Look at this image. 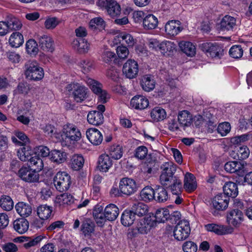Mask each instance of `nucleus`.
<instances>
[{
	"label": "nucleus",
	"instance_id": "obj_57",
	"mask_svg": "<svg viewBox=\"0 0 252 252\" xmlns=\"http://www.w3.org/2000/svg\"><path fill=\"white\" fill-rule=\"evenodd\" d=\"M107 12L111 17H117L121 13L120 5L115 0H113L108 7Z\"/></svg>",
	"mask_w": 252,
	"mask_h": 252
},
{
	"label": "nucleus",
	"instance_id": "obj_8",
	"mask_svg": "<svg viewBox=\"0 0 252 252\" xmlns=\"http://www.w3.org/2000/svg\"><path fill=\"white\" fill-rule=\"evenodd\" d=\"M71 184L69 175L64 171H59L54 178V186L58 191L63 192L69 189Z\"/></svg>",
	"mask_w": 252,
	"mask_h": 252
},
{
	"label": "nucleus",
	"instance_id": "obj_5",
	"mask_svg": "<svg viewBox=\"0 0 252 252\" xmlns=\"http://www.w3.org/2000/svg\"><path fill=\"white\" fill-rule=\"evenodd\" d=\"M64 89V91L67 94H71L77 102H82L87 98L88 89L77 82H71L67 84Z\"/></svg>",
	"mask_w": 252,
	"mask_h": 252
},
{
	"label": "nucleus",
	"instance_id": "obj_13",
	"mask_svg": "<svg viewBox=\"0 0 252 252\" xmlns=\"http://www.w3.org/2000/svg\"><path fill=\"white\" fill-rule=\"evenodd\" d=\"M19 176L24 181L29 183L38 182L39 175L37 172L29 167H22L18 172Z\"/></svg>",
	"mask_w": 252,
	"mask_h": 252
},
{
	"label": "nucleus",
	"instance_id": "obj_50",
	"mask_svg": "<svg viewBox=\"0 0 252 252\" xmlns=\"http://www.w3.org/2000/svg\"><path fill=\"white\" fill-rule=\"evenodd\" d=\"M14 206L12 199L9 196L2 195L0 198V207L3 210L9 211L11 210Z\"/></svg>",
	"mask_w": 252,
	"mask_h": 252
},
{
	"label": "nucleus",
	"instance_id": "obj_9",
	"mask_svg": "<svg viewBox=\"0 0 252 252\" xmlns=\"http://www.w3.org/2000/svg\"><path fill=\"white\" fill-rule=\"evenodd\" d=\"M190 233V227L189 221L183 220H180L175 226L173 236L178 241H183L188 238Z\"/></svg>",
	"mask_w": 252,
	"mask_h": 252
},
{
	"label": "nucleus",
	"instance_id": "obj_61",
	"mask_svg": "<svg viewBox=\"0 0 252 252\" xmlns=\"http://www.w3.org/2000/svg\"><path fill=\"white\" fill-rule=\"evenodd\" d=\"M148 211V207L143 203H139L136 205L135 212V216L141 217L145 215Z\"/></svg>",
	"mask_w": 252,
	"mask_h": 252
},
{
	"label": "nucleus",
	"instance_id": "obj_51",
	"mask_svg": "<svg viewBox=\"0 0 252 252\" xmlns=\"http://www.w3.org/2000/svg\"><path fill=\"white\" fill-rule=\"evenodd\" d=\"M109 153L112 158L119 159L123 156V148L119 145H113L109 148Z\"/></svg>",
	"mask_w": 252,
	"mask_h": 252
},
{
	"label": "nucleus",
	"instance_id": "obj_32",
	"mask_svg": "<svg viewBox=\"0 0 252 252\" xmlns=\"http://www.w3.org/2000/svg\"><path fill=\"white\" fill-rule=\"evenodd\" d=\"M66 153L62 150H52L50 155V160L56 164H61L64 162L66 159Z\"/></svg>",
	"mask_w": 252,
	"mask_h": 252
},
{
	"label": "nucleus",
	"instance_id": "obj_30",
	"mask_svg": "<svg viewBox=\"0 0 252 252\" xmlns=\"http://www.w3.org/2000/svg\"><path fill=\"white\" fill-rule=\"evenodd\" d=\"M197 188V183L194 175L189 172L186 173L184 178V188L189 192L193 191Z\"/></svg>",
	"mask_w": 252,
	"mask_h": 252
},
{
	"label": "nucleus",
	"instance_id": "obj_36",
	"mask_svg": "<svg viewBox=\"0 0 252 252\" xmlns=\"http://www.w3.org/2000/svg\"><path fill=\"white\" fill-rule=\"evenodd\" d=\"M17 213L23 217H28L32 213V208L30 205L23 202H19L15 205Z\"/></svg>",
	"mask_w": 252,
	"mask_h": 252
},
{
	"label": "nucleus",
	"instance_id": "obj_58",
	"mask_svg": "<svg viewBox=\"0 0 252 252\" xmlns=\"http://www.w3.org/2000/svg\"><path fill=\"white\" fill-rule=\"evenodd\" d=\"M77 64L84 73L89 72L93 68V62L88 59L81 60Z\"/></svg>",
	"mask_w": 252,
	"mask_h": 252
},
{
	"label": "nucleus",
	"instance_id": "obj_43",
	"mask_svg": "<svg viewBox=\"0 0 252 252\" xmlns=\"http://www.w3.org/2000/svg\"><path fill=\"white\" fill-rule=\"evenodd\" d=\"M178 120L181 126H188L191 123L192 117L189 112L188 111L184 110L179 113Z\"/></svg>",
	"mask_w": 252,
	"mask_h": 252
},
{
	"label": "nucleus",
	"instance_id": "obj_54",
	"mask_svg": "<svg viewBox=\"0 0 252 252\" xmlns=\"http://www.w3.org/2000/svg\"><path fill=\"white\" fill-rule=\"evenodd\" d=\"M165 187H170L171 190L173 194H181V189H182V181L179 178L176 177L174 178L169 186H165Z\"/></svg>",
	"mask_w": 252,
	"mask_h": 252
},
{
	"label": "nucleus",
	"instance_id": "obj_20",
	"mask_svg": "<svg viewBox=\"0 0 252 252\" xmlns=\"http://www.w3.org/2000/svg\"><path fill=\"white\" fill-rule=\"evenodd\" d=\"M220 30L222 31H234L237 28L236 19L229 15L224 16L220 23Z\"/></svg>",
	"mask_w": 252,
	"mask_h": 252
},
{
	"label": "nucleus",
	"instance_id": "obj_59",
	"mask_svg": "<svg viewBox=\"0 0 252 252\" xmlns=\"http://www.w3.org/2000/svg\"><path fill=\"white\" fill-rule=\"evenodd\" d=\"M60 23L59 20L56 17H48L44 22V27L47 30L54 29Z\"/></svg>",
	"mask_w": 252,
	"mask_h": 252
},
{
	"label": "nucleus",
	"instance_id": "obj_28",
	"mask_svg": "<svg viewBox=\"0 0 252 252\" xmlns=\"http://www.w3.org/2000/svg\"><path fill=\"white\" fill-rule=\"evenodd\" d=\"M14 135L11 137V141L18 146H23L30 142L27 135L23 131L16 130L13 132Z\"/></svg>",
	"mask_w": 252,
	"mask_h": 252
},
{
	"label": "nucleus",
	"instance_id": "obj_3",
	"mask_svg": "<svg viewBox=\"0 0 252 252\" xmlns=\"http://www.w3.org/2000/svg\"><path fill=\"white\" fill-rule=\"evenodd\" d=\"M24 75L28 80L38 81L44 77V71L36 61H29L25 64Z\"/></svg>",
	"mask_w": 252,
	"mask_h": 252
},
{
	"label": "nucleus",
	"instance_id": "obj_34",
	"mask_svg": "<svg viewBox=\"0 0 252 252\" xmlns=\"http://www.w3.org/2000/svg\"><path fill=\"white\" fill-rule=\"evenodd\" d=\"M152 217L153 218L155 224L157 222H164L170 218V212L168 208H160L156 211L155 216Z\"/></svg>",
	"mask_w": 252,
	"mask_h": 252
},
{
	"label": "nucleus",
	"instance_id": "obj_4",
	"mask_svg": "<svg viewBox=\"0 0 252 252\" xmlns=\"http://www.w3.org/2000/svg\"><path fill=\"white\" fill-rule=\"evenodd\" d=\"M136 221V226L129 232L131 237H135L139 234H147L151 228L155 225L153 218L149 215L143 218L138 219Z\"/></svg>",
	"mask_w": 252,
	"mask_h": 252
},
{
	"label": "nucleus",
	"instance_id": "obj_29",
	"mask_svg": "<svg viewBox=\"0 0 252 252\" xmlns=\"http://www.w3.org/2000/svg\"><path fill=\"white\" fill-rule=\"evenodd\" d=\"M176 48V45L173 42L164 40L161 41L159 52L164 56H169L173 54Z\"/></svg>",
	"mask_w": 252,
	"mask_h": 252
},
{
	"label": "nucleus",
	"instance_id": "obj_26",
	"mask_svg": "<svg viewBox=\"0 0 252 252\" xmlns=\"http://www.w3.org/2000/svg\"><path fill=\"white\" fill-rule=\"evenodd\" d=\"M140 85L144 91L150 92L155 89L156 81L153 76L149 74L145 75L141 79Z\"/></svg>",
	"mask_w": 252,
	"mask_h": 252
},
{
	"label": "nucleus",
	"instance_id": "obj_62",
	"mask_svg": "<svg viewBox=\"0 0 252 252\" xmlns=\"http://www.w3.org/2000/svg\"><path fill=\"white\" fill-rule=\"evenodd\" d=\"M35 152L38 155L43 158L50 157L51 151L49 149L45 146H39L35 149Z\"/></svg>",
	"mask_w": 252,
	"mask_h": 252
},
{
	"label": "nucleus",
	"instance_id": "obj_19",
	"mask_svg": "<svg viewBox=\"0 0 252 252\" xmlns=\"http://www.w3.org/2000/svg\"><path fill=\"white\" fill-rule=\"evenodd\" d=\"M229 201V198L224 194H218L212 200V206L217 210L223 211L227 208Z\"/></svg>",
	"mask_w": 252,
	"mask_h": 252
},
{
	"label": "nucleus",
	"instance_id": "obj_42",
	"mask_svg": "<svg viewBox=\"0 0 252 252\" xmlns=\"http://www.w3.org/2000/svg\"><path fill=\"white\" fill-rule=\"evenodd\" d=\"M24 37L22 33L19 32H13L9 37V43L12 47L18 48L24 43Z\"/></svg>",
	"mask_w": 252,
	"mask_h": 252
},
{
	"label": "nucleus",
	"instance_id": "obj_64",
	"mask_svg": "<svg viewBox=\"0 0 252 252\" xmlns=\"http://www.w3.org/2000/svg\"><path fill=\"white\" fill-rule=\"evenodd\" d=\"M183 250L184 252H196L197 246L192 241H187L183 245Z\"/></svg>",
	"mask_w": 252,
	"mask_h": 252
},
{
	"label": "nucleus",
	"instance_id": "obj_45",
	"mask_svg": "<svg viewBox=\"0 0 252 252\" xmlns=\"http://www.w3.org/2000/svg\"><path fill=\"white\" fill-rule=\"evenodd\" d=\"M94 223L90 219L85 220L81 226V231L85 236H91L94 231Z\"/></svg>",
	"mask_w": 252,
	"mask_h": 252
},
{
	"label": "nucleus",
	"instance_id": "obj_6",
	"mask_svg": "<svg viewBox=\"0 0 252 252\" xmlns=\"http://www.w3.org/2000/svg\"><path fill=\"white\" fill-rule=\"evenodd\" d=\"M199 47L207 57L213 60L220 59L224 55L223 47L217 42H204Z\"/></svg>",
	"mask_w": 252,
	"mask_h": 252
},
{
	"label": "nucleus",
	"instance_id": "obj_11",
	"mask_svg": "<svg viewBox=\"0 0 252 252\" xmlns=\"http://www.w3.org/2000/svg\"><path fill=\"white\" fill-rule=\"evenodd\" d=\"M139 71L137 62L132 59H128L123 65V72L126 77L129 79L136 77Z\"/></svg>",
	"mask_w": 252,
	"mask_h": 252
},
{
	"label": "nucleus",
	"instance_id": "obj_17",
	"mask_svg": "<svg viewBox=\"0 0 252 252\" xmlns=\"http://www.w3.org/2000/svg\"><path fill=\"white\" fill-rule=\"evenodd\" d=\"M72 47L80 54H86L90 50V44L85 38H75L71 42Z\"/></svg>",
	"mask_w": 252,
	"mask_h": 252
},
{
	"label": "nucleus",
	"instance_id": "obj_22",
	"mask_svg": "<svg viewBox=\"0 0 252 252\" xmlns=\"http://www.w3.org/2000/svg\"><path fill=\"white\" fill-rule=\"evenodd\" d=\"M39 46L45 52H53L54 50V41L52 38L46 34L39 36L38 38Z\"/></svg>",
	"mask_w": 252,
	"mask_h": 252
},
{
	"label": "nucleus",
	"instance_id": "obj_1",
	"mask_svg": "<svg viewBox=\"0 0 252 252\" xmlns=\"http://www.w3.org/2000/svg\"><path fill=\"white\" fill-rule=\"evenodd\" d=\"M226 220L229 226L210 223L205 225V228L207 231L213 232L218 235L231 234L234 229L231 225L238 227L243 220V214L238 209H233L228 213Z\"/></svg>",
	"mask_w": 252,
	"mask_h": 252
},
{
	"label": "nucleus",
	"instance_id": "obj_25",
	"mask_svg": "<svg viewBox=\"0 0 252 252\" xmlns=\"http://www.w3.org/2000/svg\"><path fill=\"white\" fill-rule=\"evenodd\" d=\"M112 164V161L108 155L104 154L99 156L97 167L101 172H107Z\"/></svg>",
	"mask_w": 252,
	"mask_h": 252
},
{
	"label": "nucleus",
	"instance_id": "obj_15",
	"mask_svg": "<svg viewBox=\"0 0 252 252\" xmlns=\"http://www.w3.org/2000/svg\"><path fill=\"white\" fill-rule=\"evenodd\" d=\"M224 169L228 172H236L240 176H244L246 172L244 162L239 161H232L227 162L224 165Z\"/></svg>",
	"mask_w": 252,
	"mask_h": 252
},
{
	"label": "nucleus",
	"instance_id": "obj_55",
	"mask_svg": "<svg viewBox=\"0 0 252 252\" xmlns=\"http://www.w3.org/2000/svg\"><path fill=\"white\" fill-rule=\"evenodd\" d=\"M26 50L28 54L35 55L38 52V45L36 41L31 39L27 41L26 44Z\"/></svg>",
	"mask_w": 252,
	"mask_h": 252
},
{
	"label": "nucleus",
	"instance_id": "obj_23",
	"mask_svg": "<svg viewBox=\"0 0 252 252\" xmlns=\"http://www.w3.org/2000/svg\"><path fill=\"white\" fill-rule=\"evenodd\" d=\"M180 50L187 56L194 57L196 53V48L195 43L188 41H181L179 43Z\"/></svg>",
	"mask_w": 252,
	"mask_h": 252
},
{
	"label": "nucleus",
	"instance_id": "obj_31",
	"mask_svg": "<svg viewBox=\"0 0 252 252\" xmlns=\"http://www.w3.org/2000/svg\"><path fill=\"white\" fill-rule=\"evenodd\" d=\"M158 21L156 16L153 14H147L143 21L142 26L144 29L151 30L155 29L158 25Z\"/></svg>",
	"mask_w": 252,
	"mask_h": 252
},
{
	"label": "nucleus",
	"instance_id": "obj_35",
	"mask_svg": "<svg viewBox=\"0 0 252 252\" xmlns=\"http://www.w3.org/2000/svg\"><path fill=\"white\" fill-rule=\"evenodd\" d=\"M223 192L225 195L234 198L238 194L237 185L232 182L226 183L223 187Z\"/></svg>",
	"mask_w": 252,
	"mask_h": 252
},
{
	"label": "nucleus",
	"instance_id": "obj_40",
	"mask_svg": "<svg viewBox=\"0 0 252 252\" xmlns=\"http://www.w3.org/2000/svg\"><path fill=\"white\" fill-rule=\"evenodd\" d=\"M84 158L82 155H73L70 160V165L74 170H79L81 169L84 164Z\"/></svg>",
	"mask_w": 252,
	"mask_h": 252
},
{
	"label": "nucleus",
	"instance_id": "obj_12",
	"mask_svg": "<svg viewBox=\"0 0 252 252\" xmlns=\"http://www.w3.org/2000/svg\"><path fill=\"white\" fill-rule=\"evenodd\" d=\"M114 43L126 45L128 48L132 47L136 43V39L132 34L126 32H121L114 38Z\"/></svg>",
	"mask_w": 252,
	"mask_h": 252
},
{
	"label": "nucleus",
	"instance_id": "obj_47",
	"mask_svg": "<svg viewBox=\"0 0 252 252\" xmlns=\"http://www.w3.org/2000/svg\"><path fill=\"white\" fill-rule=\"evenodd\" d=\"M105 26L104 20L100 17L91 19L89 22V28L93 31L103 30Z\"/></svg>",
	"mask_w": 252,
	"mask_h": 252
},
{
	"label": "nucleus",
	"instance_id": "obj_38",
	"mask_svg": "<svg viewBox=\"0 0 252 252\" xmlns=\"http://www.w3.org/2000/svg\"><path fill=\"white\" fill-rule=\"evenodd\" d=\"M165 110L159 106L156 107L152 109L150 112V116L154 122L162 121L166 118Z\"/></svg>",
	"mask_w": 252,
	"mask_h": 252
},
{
	"label": "nucleus",
	"instance_id": "obj_44",
	"mask_svg": "<svg viewBox=\"0 0 252 252\" xmlns=\"http://www.w3.org/2000/svg\"><path fill=\"white\" fill-rule=\"evenodd\" d=\"M32 153V148L28 145H25L17 151V156L19 159L23 161L29 160Z\"/></svg>",
	"mask_w": 252,
	"mask_h": 252
},
{
	"label": "nucleus",
	"instance_id": "obj_10",
	"mask_svg": "<svg viewBox=\"0 0 252 252\" xmlns=\"http://www.w3.org/2000/svg\"><path fill=\"white\" fill-rule=\"evenodd\" d=\"M119 187L123 194L127 196L133 194L137 189V186L135 180L127 177L120 180Z\"/></svg>",
	"mask_w": 252,
	"mask_h": 252
},
{
	"label": "nucleus",
	"instance_id": "obj_16",
	"mask_svg": "<svg viewBox=\"0 0 252 252\" xmlns=\"http://www.w3.org/2000/svg\"><path fill=\"white\" fill-rule=\"evenodd\" d=\"M75 201L76 199L72 195L64 193L56 197L54 199V203L56 207L64 208L75 203Z\"/></svg>",
	"mask_w": 252,
	"mask_h": 252
},
{
	"label": "nucleus",
	"instance_id": "obj_49",
	"mask_svg": "<svg viewBox=\"0 0 252 252\" xmlns=\"http://www.w3.org/2000/svg\"><path fill=\"white\" fill-rule=\"evenodd\" d=\"M30 90V85L29 83L26 82H20L13 91V95L15 96L18 94H22L25 96L29 94Z\"/></svg>",
	"mask_w": 252,
	"mask_h": 252
},
{
	"label": "nucleus",
	"instance_id": "obj_33",
	"mask_svg": "<svg viewBox=\"0 0 252 252\" xmlns=\"http://www.w3.org/2000/svg\"><path fill=\"white\" fill-rule=\"evenodd\" d=\"M104 216L108 220L113 221L115 220L119 214V209L118 207L113 204H110L107 205L104 210Z\"/></svg>",
	"mask_w": 252,
	"mask_h": 252
},
{
	"label": "nucleus",
	"instance_id": "obj_21",
	"mask_svg": "<svg viewBox=\"0 0 252 252\" xmlns=\"http://www.w3.org/2000/svg\"><path fill=\"white\" fill-rule=\"evenodd\" d=\"M87 139L94 145H100L103 137L101 132L95 128H90L86 131Z\"/></svg>",
	"mask_w": 252,
	"mask_h": 252
},
{
	"label": "nucleus",
	"instance_id": "obj_48",
	"mask_svg": "<svg viewBox=\"0 0 252 252\" xmlns=\"http://www.w3.org/2000/svg\"><path fill=\"white\" fill-rule=\"evenodd\" d=\"M29 165L32 169L37 173L42 170L44 166L43 161L38 156H34L30 158Z\"/></svg>",
	"mask_w": 252,
	"mask_h": 252
},
{
	"label": "nucleus",
	"instance_id": "obj_18",
	"mask_svg": "<svg viewBox=\"0 0 252 252\" xmlns=\"http://www.w3.org/2000/svg\"><path fill=\"white\" fill-rule=\"evenodd\" d=\"M130 105L131 107L136 110H142L148 108L149 105V101L143 95H137L131 98Z\"/></svg>",
	"mask_w": 252,
	"mask_h": 252
},
{
	"label": "nucleus",
	"instance_id": "obj_41",
	"mask_svg": "<svg viewBox=\"0 0 252 252\" xmlns=\"http://www.w3.org/2000/svg\"><path fill=\"white\" fill-rule=\"evenodd\" d=\"M133 212L125 210L121 216V222L125 226H129L133 224L134 220H137Z\"/></svg>",
	"mask_w": 252,
	"mask_h": 252
},
{
	"label": "nucleus",
	"instance_id": "obj_14",
	"mask_svg": "<svg viewBox=\"0 0 252 252\" xmlns=\"http://www.w3.org/2000/svg\"><path fill=\"white\" fill-rule=\"evenodd\" d=\"M165 32L168 37H174L183 30L181 22L178 20H170L167 22L164 27Z\"/></svg>",
	"mask_w": 252,
	"mask_h": 252
},
{
	"label": "nucleus",
	"instance_id": "obj_24",
	"mask_svg": "<svg viewBox=\"0 0 252 252\" xmlns=\"http://www.w3.org/2000/svg\"><path fill=\"white\" fill-rule=\"evenodd\" d=\"M36 213L39 219L47 220L53 216V208L47 204L41 205L37 208Z\"/></svg>",
	"mask_w": 252,
	"mask_h": 252
},
{
	"label": "nucleus",
	"instance_id": "obj_2",
	"mask_svg": "<svg viewBox=\"0 0 252 252\" xmlns=\"http://www.w3.org/2000/svg\"><path fill=\"white\" fill-rule=\"evenodd\" d=\"M54 134L57 141L66 146L74 144L79 141L82 138L80 129L75 125L71 123L63 125L61 131Z\"/></svg>",
	"mask_w": 252,
	"mask_h": 252
},
{
	"label": "nucleus",
	"instance_id": "obj_37",
	"mask_svg": "<svg viewBox=\"0 0 252 252\" xmlns=\"http://www.w3.org/2000/svg\"><path fill=\"white\" fill-rule=\"evenodd\" d=\"M5 22L8 30L10 31L20 30L23 26L21 20L12 15L7 16Z\"/></svg>",
	"mask_w": 252,
	"mask_h": 252
},
{
	"label": "nucleus",
	"instance_id": "obj_63",
	"mask_svg": "<svg viewBox=\"0 0 252 252\" xmlns=\"http://www.w3.org/2000/svg\"><path fill=\"white\" fill-rule=\"evenodd\" d=\"M250 155V150L246 146H241L239 148L237 152L238 158L240 159L247 158Z\"/></svg>",
	"mask_w": 252,
	"mask_h": 252
},
{
	"label": "nucleus",
	"instance_id": "obj_52",
	"mask_svg": "<svg viewBox=\"0 0 252 252\" xmlns=\"http://www.w3.org/2000/svg\"><path fill=\"white\" fill-rule=\"evenodd\" d=\"M85 82L94 94H98L102 89V85L97 81L86 77Z\"/></svg>",
	"mask_w": 252,
	"mask_h": 252
},
{
	"label": "nucleus",
	"instance_id": "obj_56",
	"mask_svg": "<svg viewBox=\"0 0 252 252\" xmlns=\"http://www.w3.org/2000/svg\"><path fill=\"white\" fill-rule=\"evenodd\" d=\"M244 50L240 45H235L232 46L229 50L230 56L234 59L241 58L243 55Z\"/></svg>",
	"mask_w": 252,
	"mask_h": 252
},
{
	"label": "nucleus",
	"instance_id": "obj_7",
	"mask_svg": "<svg viewBox=\"0 0 252 252\" xmlns=\"http://www.w3.org/2000/svg\"><path fill=\"white\" fill-rule=\"evenodd\" d=\"M161 174L159 180L163 186H169L173 179L176 177L174 176L176 171V165L172 162H166L161 166Z\"/></svg>",
	"mask_w": 252,
	"mask_h": 252
},
{
	"label": "nucleus",
	"instance_id": "obj_39",
	"mask_svg": "<svg viewBox=\"0 0 252 252\" xmlns=\"http://www.w3.org/2000/svg\"><path fill=\"white\" fill-rule=\"evenodd\" d=\"M29 227L28 221L23 218L18 219L13 222L14 230L19 234H22L26 232Z\"/></svg>",
	"mask_w": 252,
	"mask_h": 252
},
{
	"label": "nucleus",
	"instance_id": "obj_53",
	"mask_svg": "<svg viewBox=\"0 0 252 252\" xmlns=\"http://www.w3.org/2000/svg\"><path fill=\"white\" fill-rule=\"evenodd\" d=\"M155 191V199L157 201L163 202L167 200L168 198L167 191L162 187H158Z\"/></svg>",
	"mask_w": 252,
	"mask_h": 252
},
{
	"label": "nucleus",
	"instance_id": "obj_60",
	"mask_svg": "<svg viewBox=\"0 0 252 252\" xmlns=\"http://www.w3.org/2000/svg\"><path fill=\"white\" fill-rule=\"evenodd\" d=\"M231 126L229 123L223 122L220 124L217 131L222 136L226 135L230 131Z\"/></svg>",
	"mask_w": 252,
	"mask_h": 252
},
{
	"label": "nucleus",
	"instance_id": "obj_27",
	"mask_svg": "<svg viewBox=\"0 0 252 252\" xmlns=\"http://www.w3.org/2000/svg\"><path fill=\"white\" fill-rule=\"evenodd\" d=\"M87 121L91 125H100L104 121L103 114L97 110L90 111L87 115Z\"/></svg>",
	"mask_w": 252,
	"mask_h": 252
},
{
	"label": "nucleus",
	"instance_id": "obj_46",
	"mask_svg": "<svg viewBox=\"0 0 252 252\" xmlns=\"http://www.w3.org/2000/svg\"><path fill=\"white\" fill-rule=\"evenodd\" d=\"M155 190L151 187L147 186L142 189L140 192V197L144 201L148 202L155 197Z\"/></svg>",
	"mask_w": 252,
	"mask_h": 252
}]
</instances>
